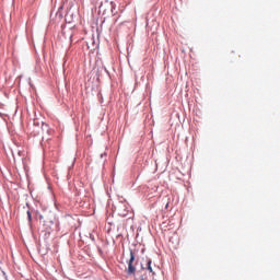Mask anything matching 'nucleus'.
Returning a JSON list of instances; mask_svg holds the SVG:
<instances>
[{
  "mask_svg": "<svg viewBox=\"0 0 280 280\" xmlns=\"http://www.w3.org/2000/svg\"><path fill=\"white\" fill-rule=\"evenodd\" d=\"M28 222H32V212L27 211Z\"/></svg>",
  "mask_w": 280,
  "mask_h": 280,
  "instance_id": "4",
  "label": "nucleus"
},
{
  "mask_svg": "<svg viewBox=\"0 0 280 280\" xmlns=\"http://www.w3.org/2000/svg\"><path fill=\"white\" fill-rule=\"evenodd\" d=\"M117 211L121 218H126V215H128V206L120 203V206L117 207Z\"/></svg>",
  "mask_w": 280,
  "mask_h": 280,
  "instance_id": "3",
  "label": "nucleus"
},
{
  "mask_svg": "<svg viewBox=\"0 0 280 280\" xmlns=\"http://www.w3.org/2000/svg\"><path fill=\"white\" fill-rule=\"evenodd\" d=\"M233 56H235V51H232L230 55L231 58H234Z\"/></svg>",
  "mask_w": 280,
  "mask_h": 280,
  "instance_id": "5",
  "label": "nucleus"
},
{
  "mask_svg": "<svg viewBox=\"0 0 280 280\" xmlns=\"http://www.w3.org/2000/svg\"><path fill=\"white\" fill-rule=\"evenodd\" d=\"M144 270H148L150 272L151 277H154V275H156V270H159V268H156V267L152 268V260L147 259Z\"/></svg>",
  "mask_w": 280,
  "mask_h": 280,
  "instance_id": "2",
  "label": "nucleus"
},
{
  "mask_svg": "<svg viewBox=\"0 0 280 280\" xmlns=\"http://www.w3.org/2000/svg\"><path fill=\"white\" fill-rule=\"evenodd\" d=\"M128 264V269H127V275L129 276H135L137 272V267H135V252H132V249L130 250V258L127 261Z\"/></svg>",
  "mask_w": 280,
  "mask_h": 280,
  "instance_id": "1",
  "label": "nucleus"
}]
</instances>
